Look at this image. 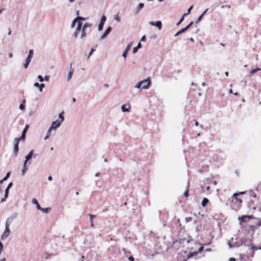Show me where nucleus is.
Here are the masks:
<instances>
[{
	"label": "nucleus",
	"mask_w": 261,
	"mask_h": 261,
	"mask_svg": "<svg viewBox=\"0 0 261 261\" xmlns=\"http://www.w3.org/2000/svg\"><path fill=\"white\" fill-rule=\"evenodd\" d=\"M192 218H191V217H187V218H186V221L187 222H188L191 221L192 220Z\"/></svg>",
	"instance_id": "44"
},
{
	"label": "nucleus",
	"mask_w": 261,
	"mask_h": 261,
	"mask_svg": "<svg viewBox=\"0 0 261 261\" xmlns=\"http://www.w3.org/2000/svg\"><path fill=\"white\" fill-rule=\"evenodd\" d=\"M34 150H32L29 154L25 156V159H27V161H30L33 156Z\"/></svg>",
	"instance_id": "17"
},
{
	"label": "nucleus",
	"mask_w": 261,
	"mask_h": 261,
	"mask_svg": "<svg viewBox=\"0 0 261 261\" xmlns=\"http://www.w3.org/2000/svg\"><path fill=\"white\" fill-rule=\"evenodd\" d=\"M37 78L40 82H43L44 81V78L41 75H38Z\"/></svg>",
	"instance_id": "30"
},
{
	"label": "nucleus",
	"mask_w": 261,
	"mask_h": 261,
	"mask_svg": "<svg viewBox=\"0 0 261 261\" xmlns=\"http://www.w3.org/2000/svg\"><path fill=\"white\" fill-rule=\"evenodd\" d=\"M93 26V24L90 22H87L84 23V24L83 26V28H84L85 29H87V28H91Z\"/></svg>",
	"instance_id": "21"
},
{
	"label": "nucleus",
	"mask_w": 261,
	"mask_h": 261,
	"mask_svg": "<svg viewBox=\"0 0 261 261\" xmlns=\"http://www.w3.org/2000/svg\"><path fill=\"white\" fill-rule=\"evenodd\" d=\"M34 51L33 49H30L29 51V54L27 57V59L25 60V63L23 64V68L24 69H27L28 68L29 65L31 61V60L33 57Z\"/></svg>",
	"instance_id": "3"
},
{
	"label": "nucleus",
	"mask_w": 261,
	"mask_h": 261,
	"mask_svg": "<svg viewBox=\"0 0 261 261\" xmlns=\"http://www.w3.org/2000/svg\"><path fill=\"white\" fill-rule=\"evenodd\" d=\"M229 261H236V259L233 257H231L229 258Z\"/></svg>",
	"instance_id": "53"
},
{
	"label": "nucleus",
	"mask_w": 261,
	"mask_h": 261,
	"mask_svg": "<svg viewBox=\"0 0 261 261\" xmlns=\"http://www.w3.org/2000/svg\"><path fill=\"white\" fill-rule=\"evenodd\" d=\"M19 108L20 110H24L25 109V106L23 104H20L19 106Z\"/></svg>",
	"instance_id": "39"
},
{
	"label": "nucleus",
	"mask_w": 261,
	"mask_h": 261,
	"mask_svg": "<svg viewBox=\"0 0 261 261\" xmlns=\"http://www.w3.org/2000/svg\"><path fill=\"white\" fill-rule=\"evenodd\" d=\"M71 66H72V64H70V70H69V72L68 73L67 77V80L68 81H69L71 80V77L72 76L73 73V69H72Z\"/></svg>",
	"instance_id": "14"
},
{
	"label": "nucleus",
	"mask_w": 261,
	"mask_h": 261,
	"mask_svg": "<svg viewBox=\"0 0 261 261\" xmlns=\"http://www.w3.org/2000/svg\"><path fill=\"white\" fill-rule=\"evenodd\" d=\"M145 83H146V84L143 86L142 89H147L150 87L151 84L150 77H148L146 80H144L142 81L139 82L135 85V88L139 89L142 86V85H143V84Z\"/></svg>",
	"instance_id": "2"
},
{
	"label": "nucleus",
	"mask_w": 261,
	"mask_h": 261,
	"mask_svg": "<svg viewBox=\"0 0 261 261\" xmlns=\"http://www.w3.org/2000/svg\"><path fill=\"white\" fill-rule=\"evenodd\" d=\"M203 249V247L202 246L200 247L199 249V252H201Z\"/></svg>",
	"instance_id": "51"
},
{
	"label": "nucleus",
	"mask_w": 261,
	"mask_h": 261,
	"mask_svg": "<svg viewBox=\"0 0 261 261\" xmlns=\"http://www.w3.org/2000/svg\"><path fill=\"white\" fill-rule=\"evenodd\" d=\"M83 23L81 21H79L77 23V27L74 32L73 36L76 38L78 37V36L80 34V32L82 31V29L83 28Z\"/></svg>",
	"instance_id": "5"
},
{
	"label": "nucleus",
	"mask_w": 261,
	"mask_h": 261,
	"mask_svg": "<svg viewBox=\"0 0 261 261\" xmlns=\"http://www.w3.org/2000/svg\"><path fill=\"white\" fill-rule=\"evenodd\" d=\"M39 210L41 211V212H42L44 213H48L50 211L51 209L50 207L44 208H42L41 207V209H39Z\"/></svg>",
	"instance_id": "23"
},
{
	"label": "nucleus",
	"mask_w": 261,
	"mask_h": 261,
	"mask_svg": "<svg viewBox=\"0 0 261 261\" xmlns=\"http://www.w3.org/2000/svg\"><path fill=\"white\" fill-rule=\"evenodd\" d=\"M87 36L86 29L84 28H82L81 34L80 37L81 39H84Z\"/></svg>",
	"instance_id": "15"
},
{
	"label": "nucleus",
	"mask_w": 261,
	"mask_h": 261,
	"mask_svg": "<svg viewBox=\"0 0 261 261\" xmlns=\"http://www.w3.org/2000/svg\"><path fill=\"white\" fill-rule=\"evenodd\" d=\"M149 24L152 26L156 27L159 30H161L162 28V22L160 20L156 21H150Z\"/></svg>",
	"instance_id": "9"
},
{
	"label": "nucleus",
	"mask_w": 261,
	"mask_h": 261,
	"mask_svg": "<svg viewBox=\"0 0 261 261\" xmlns=\"http://www.w3.org/2000/svg\"><path fill=\"white\" fill-rule=\"evenodd\" d=\"M203 16L202 15H200L199 17H198V18L196 19V21H195V23H198L202 19V17Z\"/></svg>",
	"instance_id": "31"
},
{
	"label": "nucleus",
	"mask_w": 261,
	"mask_h": 261,
	"mask_svg": "<svg viewBox=\"0 0 261 261\" xmlns=\"http://www.w3.org/2000/svg\"><path fill=\"white\" fill-rule=\"evenodd\" d=\"M89 216L90 217V221H93V219L96 217L95 215L91 214H89Z\"/></svg>",
	"instance_id": "35"
},
{
	"label": "nucleus",
	"mask_w": 261,
	"mask_h": 261,
	"mask_svg": "<svg viewBox=\"0 0 261 261\" xmlns=\"http://www.w3.org/2000/svg\"><path fill=\"white\" fill-rule=\"evenodd\" d=\"M28 167L27 166H23V168L21 171L22 175H24L25 174V173L27 172V171H28Z\"/></svg>",
	"instance_id": "25"
},
{
	"label": "nucleus",
	"mask_w": 261,
	"mask_h": 261,
	"mask_svg": "<svg viewBox=\"0 0 261 261\" xmlns=\"http://www.w3.org/2000/svg\"><path fill=\"white\" fill-rule=\"evenodd\" d=\"M53 129H51L50 127H49L47 132V133H46V135H48L49 136H50L51 135V131L53 130Z\"/></svg>",
	"instance_id": "37"
},
{
	"label": "nucleus",
	"mask_w": 261,
	"mask_h": 261,
	"mask_svg": "<svg viewBox=\"0 0 261 261\" xmlns=\"http://www.w3.org/2000/svg\"><path fill=\"white\" fill-rule=\"evenodd\" d=\"M12 186H13V183L12 182H11L8 184L7 188H8V189H10L12 187Z\"/></svg>",
	"instance_id": "45"
},
{
	"label": "nucleus",
	"mask_w": 261,
	"mask_h": 261,
	"mask_svg": "<svg viewBox=\"0 0 261 261\" xmlns=\"http://www.w3.org/2000/svg\"><path fill=\"white\" fill-rule=\"evenodd\" d=\"M77 22V20L76 19V18H75L72 21V23H71V28H73L75 27V24Z\"/></svg>",
	"instance_id": "26"
},
{
	"label": "nucleus",
	"mask_w": 261,
	"mask_h": 261,
	"mask_svg": "<svg viewBox=\"0 0 261 261\" xmlns=\"http://www.w3.org/2000/svg\"><path fill=\"white\" fill-rule=\"evenodd\" d=\"M17 216L18 214L17 213H14L12 214L9 218L7 219L6 223L10 225V224L12 222V221L17 217Z\"/></svg>",
	"instance_id": "8"
},
{
	"label": "nucleus",
	"mask_w": 261,
	"mask_h": 261,
	"mask_svg": "<svg viewBox=\"0 0 261 261\" xmlns=\"http://www.w3.org/2000/svg\"><path fill=\"white\" fill-rule=\"evenodd\" d=\"M0 261H6V258H3L1 259L0 260Z\"/></svg>",
	"instance_id": "64"
},
{
	"label": "nucleus",
	"mask_w": 261,
	"mask_h": 261,
	"mask_svg": "<svg viewBox=\"0 0 261 261\" xmlns=\"http://www.w3.org/2000/svg\"><path fill=\"white\" fill-rule=\"evenodd\" d=\"M44 81L48 82L49 80V75H45L44 79Z\"/></svg>",
	"instance_id": "43"
},
{
	"label": "nucleus",
	"mask_w": 261,
	"mask_h": 261,
	"mask_svg": "<svg viewBox=\"0 0 261 261\" xmlns=\"http://www.w3.org/2000/svg\"><path fill=\"white\" fill-rule=\"evenodd\" d=\"M64 113L63 111L60 113L59 115V120H56L60 125L64 120Z\"/></svg>",
	"instance_id": "12"
},
{
	"label": "nucleus",
	"mask_w": 261,
	"mask_h": 261,
	"mask_svg": "<svg viewBox=\"0 0 261 261\" xmlns=\"http://www.w3.org/2000/svg\"><path fill=\"white\" fill-rule=\"evenodd\" d=\"M193 8V6H191L188 10H187V14H189L191 13V10Z\"/></svg>",
	"instance_id": "38"
},
{
	"label": "nucleus",
	"mask_w": 261,
	"mask_h": 261,
	"mask_svg": "<svg viewBox=\"0 0 261 261\" xmlns=\"http://www.w3.org/2000/svg\"><path fill=\"white\" fill-rule=\"evenodd\" d=\"M181 34L180 33H179V32H177L175 34V36L176 37L177 36H178L179 35Z\"/></svg>",
	"instance_id": "57"
},
{
	"label": "nucleus",
	"mask_w": 261,
	"mask_h": 261,
	"mask_svg": "<svg viewBox=\"0 0 261 261\" xmlns=\"http://www.w3.org/2000/svg\"><path fill=\"white\" fill-rule=\"evenodd\" d=\"M239 194L238 193H235L233 194V196L234 197H236L238 195H239Z\"/></svg>",
	"instance_id": "54"
},
{
	"label": "nucleus",
	"mask_w": 261,
	"mask_h": 261,
	"mask_svg": "<svg viewBox=\"0 0 261 261\" xmlns=\"http://www.w3.org/2000/svg\"><path fill=\"white\" fill-rule=\"evenodd\" d=\"M144 4L143 3H140L139 5L137 6L136 9V11L138 12H139L141 9H142L144 7Z\"/></svg>",
	"instance_id": "20"
},
{
	"label": "nucleus",
	"mask_w": 261,
	"mask_h": 261,
	"mask_svg": "<svg viewBox=\"0 0 261 261\" xmlns=\"http://www.w3.org/2000/svg\"><path fill=\"white\" fill-rule=\"evenodd\" d=\"M12 57H13V54L12 53H9V57L11 58Z\"/></svg>",
	"instance_id": "59"
},
{
	"label": "nucleus",
	"mask_w": 261,
	"mask_h": 261,
	"mask_svg": "<svg viewBox=\"0 0 261 261\" xmlns=\"http://www.w3.org/2000/svg\"><path fill=\"white\" fill-rule=\"evenodd\" d=\"M208 10V9H205V11L203 12V13L201 14V15H202L203 16L207 13Z\"/></svg>",
	"instance_id": "48"
},
{
	"label": "nucleus",
	"mask_w": 261,
	"mask_h": 261,
	"mask_svg": "<svg viewBox=\"0 0 261 261\" xmlns=\"http://www.w3.org/2000/svg\"><path fill=\"white\" fill-rule=\"evenodd\" d=\"M141 44L140 42H139L137 46L136 47H134L133 50V53L136 54L138 51V49L141 48Z\"/></svg>",
	"instance_id": "19"
},
{
	"label": "nucleus",
	"mask_w": 261,
	"mask_h": 261,
	"mask_svg": "<svg viewBox=\"0 0 261 261\" xmlns=\"http://www.w3.org/2000/svg\"><path fill=\"white\" fill-rule=\"evenodd\" d=\"M184 17H181V18L180 19L179 21H178V22L177 23V25H179L183 21H184Z\"/></svg>",
	"instance_id": "42"
},
{
	"label": "nucleus",
	"mask_w": 261,
	"mask_h": 261,
	"mask_svg": "<svg viewBox=\"0 0 261 261\" xmlns=\"http://www.w3.org/2000/svg\"><path fill=\"white\" fill-rule=\"evenodd\" d=\"M80 14V11L78 10L76 12V15L78 16Z\"/></svg>",
	"instance_id": "62"
},
{
	"label": "nucleus",
	"mask_w": 261,
	"mask_h": 261,
	"mask_svg": "<svg viewBox=\"0 0 261 261\" xmlns=\"http://www.w3.org/2000/svg\"><path fill=\"white\" fill-rule=\"evenodd\" d=\"M100 175V173L97 172L95 174V177H98Z\"/></svg>",
	"instance_id": "56"
},
{
	"label": "nucleus",
	"mask_w": 261,
	"mask_h": 261,
	"mask_svg": "<svg viewBox=\"0 0 261 261\" xmlns=\"http://www.w3.org/2000/svg\"><path fill=\"white\" fill-rule=\"evenodd\" d=\"M29 127V125L27 124L25 126V128L23 129V130L22 132L21 137L19 138H16L14 139V153L15 156H17V153L19 151V147H18L19 142L21 141H22L23 142L24 141L25 139L26 133L28 131Z\"/></svg>",
	"instance_id": "1"
},
{
	"label": "nucleus",
	"mask_w": 261,
	"mask_h": 261,
	"mask_svg": "<svg viewBox=\"0 0 261 261\" xmlns=\"http://www.w3.org/2000/svg\"><path fill=\"white\" fill-rule=\"evenodd\" d=\"M132 45V42H130L129 43L127 47H126L125 49L124 50V51H123V54H122V57L125 59L126 57V56H127V54L128 53V51H129V50L130 49L131 46Z\"/></svg>",
	"instance_id": "11"
},
{
	"label": "nucleus",
	"mask_w": 261,
	"mask_h": 261,
	"mask_svg": "<svg viewBox=\"0 0 261 261\" xmlns=\"http://www.w3.org/2000/svg\"><path fill=\"white\" fill-rule=\"evenodd\" d=\"M188 15H189L188 14H187V13H185L182 17H184V18H185V17H186V16H187Z\"/></svg>",
	"instance_id": "60"
},
{
	"label": "nucleus",
	"mask_w": 261,
	"mask_h": 261,
	"mask_svg": "<svg viewBox=\"0 0 261 261\" xmlns=\"http://www.w3.org/2000/svg\"><path fill=\"white\" fill-rule=\"evenodd\" d=\"M10 233L9 225L5 223V230L1 236L2 240H5L8 237Z\"/></svg>",
	"instance_id": "4"
},
{
	"label": "nucleus",
	"mask_w": 261,
	"mask_h": 261,
	"mask_svg": "<svg viewBox=\"0 0 261 261\" xmlns=\"http://www.w3.org/2000/svg\"><path fill=\"white\" fill-rule=\"evenodd\" d=\"M186 31H187V30L185 29V28H184L180 29L179 31V33L182 34V33H184V32H185Z\"/></svg>",
	"instance_id": "40"
},
{
	"label": "nucleus",
	"mask_w": 261,
	"mask_h": 261,
	"mask_svg": "<svg viewBox=\"0 0 261 261\" xmlns=\"http://www.w3.org/2000/svg\"><path fill=\"white\" fill-rule=\"evenodd\" d=\"M45 87V85L44 84H41L39 85V87L43 88Z\"/></svg>",
	"instance_id": "52"
},
{
	"label": "nucleus",
	"mask_w": 261,
	"mask_h": 261,
	"mask_svg": "<svg viewBox=\"0 0 261 261\" xmlns=\"http://www.w3.org/2000/svg\"><path fill=\"white\" fill-rule=\"evenodd\" d=\"M184 195L185 197H188L189 196V193H188V187L187 188V190L185 192Z\"/></svg>",
	"instance_id": "41"
},
{
	"label": "nucleus",
	"mask_w": 261,
	"mask_h": 261,
	"mask_svg": "<svg viewBox=\"0 0 261 261\" xmlns=\"http://www.w3.org/2000/svg\"><path fill=\"white\" fill-rule=\"evenodd\" d=\"M208 200L206 198H204L201 202V205L203 207H204L206 205V204L208 203Z\"/></svg>",
	"instance_id": "22"
},
{
	"label": "nucleus",
	"mask_w": 261,
	"mask_h": 261,
	"mask_svg": "<svg viewBox=\"0 0 261 261\" xmlns=\"http://www.w3.org/2000/svg\"><path fill=\"white\" fill-rule=\"evenodd\" d=\"M48 180L51 181V180L53 179V177H52V176H49L48 177Z\"/></svg>",
	"instance_id": "55"
},
{
	"label": "nucleus",
	"mask_w": 261,
	"mask_h": 261,
	"mask_svg": "<svg viewBox=\"0 0 261 261\" xmlns=\"http://www.w3.org/2000/svg\"><path fill=\"white\" fill-rule=\"evenodd\" d=\"M112 27H109L106 29V30L105 31V32L102 34V35L101 36L100 39L101 40L104 39L110 34V33L112 31Z\"/></svg>",
	"instance_id": "10"
},
{
	"label": "nucleus",
	"mask_w": 261,
	"mask_h": 261,
	"mask_svg": "<svg viewBox=\"0 0 261 261\" xmlns=\"http://www.w3.org/2000/svg\"><path fill=\"white\" fill-rule=\"evenodd\" d=\"M76 19L77 20V22H78L79 21H81H81L85 20L86 19V18L83 17H82V16H77V17H76Z\"/></svg>",
	"instance_id": "28"
},
{
	"label": "nucleus",
	"mask_w": 261,
	"mask_h": 261,
	"mask_svg": "<svg viewBox=\"0 0 261 261\" xmlns=\"http://www.w3.org/2000/svg\"><path fill=\"white\" fill-rule=\"evenodd\" d=\"M9 190H10V189H8V188H7L5 189V193L4 197L3 198H2L1 201V202L2 203L5 202L6 201V199L8 198Z\"/></svg>",
	"instance_id": "16"
},
{
	"label": "nucleus",
	"mask_w": 261,
	"mask_h": 261,
	"mask_svg": "<svg viewBox=\"0 0 261 261\" xmlns=\"http://www.w3.org/2000/svg\"><path fill=\"white\" fill-rule=\"evenodd\" d=\"M253 218L254 217L252 215H246L239 217L238 220L240 221V223L241 224L242 223L246 222L249 220L253 219Z\"/></svg>",
	"instance_id": "6"
},
{
	"label": "nucleus",
	"mask_w": 261,
	"mask_h": 261,
	"mask_svg": "<svg viewBox=\"0 0 261 261\" xmlns=\"http://www.w3.org/2000/svg\"><path fill=\"white\" fill-rule=\"evenodd\" d=\"M189 40L192 42L194 41V39L193 38H190Z\"/></svg>",
	"instance_id": "63"
},
{
	"label": "nucleus",
	"mask_w": 261,
	"mask_h": 261,
	"mask_svg": "<svg viewBox=\"0 0 261 261\" xmlns=\"http://www.w3.org/2000/svg\"><path fill=\"white\" fill-rule=\"evenodd\" d=\"M11 33H12V32H11L10 29H9V32H8V35H11Z\"/></svg>",
	"instance_id": "58"
},
{
	"label": "nucleus",
	"mask_w": 261,
	"mask_h": 261,
	"mask_svg": "<svg viewBox=\"0 0 261 261\" xmlns=\"http://www.w3.org/2000/svg\"><path fill=\"white\" fill-rule=\"evenodd\" d=\"M106 19H107V18L106 17V16L105 15H103L101 18V19H100V21L98 24V30L99 31H101L102 29H103V25L105 24V23L106 21Z\"/></svg>",
	"instance_id": "7"
},
{
	"label": "nucleus",
	"mask_w": 261,
	"mask_h": 261,
	"mask_svg": "<svg viewBox=\"0 0 261 261\" xmlns=\"http://www.w3.org/2000/svg\"><path fill=\"white\" fill-rule=\"evenodd\" d=\"M32 203L36 205V208L37 210L41 209V206L39 204L37 200L35 198H33L32 201Z\"/></svg>",
	"instance_id": "18"
},
{
	"label": "nucleus",
	"mask_w": 261,
	"mask_h": 261,
	"mask_svg": "<svg viewBox=\"0 0 261 261\" xmlns=\"http://www.w3.org/2000/svg\"><path fill=\"white\" fill-rule=\"evenodd\" d=\"M145 40H146V37H145V36H143L142 37V38H141V41H145Z\"/></svg>",
	"instance_id": "49"
},
{
	"label": "nucleus",
	"mask_w": 261,
	"mask_h": 261,
	"mask_svg": "<svg viewBox=\"0 0 261 261\" xmlns=\"http://www.w3.org/2000/svg\"><path fill=\"white\" fill-rule=\"evenodd\" d=\"M29 163V165L31 164V162H29V161H27V159L25 160V161L23 162V166H27V164Z\"/></svg>",
	"instance_id": "34"
},
{
	"label": "nucleus",
	"mask_w": 261,
	"mask_h": 261,
	"mask_svg": "<svg viewBox=\"0 0 261 261\" xmlns=\"http://www.w3.org/2000/svg\"><path fill=\"white\" fill-rule=\"evenodd\" d=\"M61 125L58 123L57 121H55L52 122L51 126L49 127H50L53 130H56Z\"/></svg>",
	"instance_id": "13"
},
{
	"label": "nucleus",
	"mask_w": 261,
	"mask_h": 261,
	"mask_svg": "<svg viewBox=\"0 0 261 261\" xmlns=\"http://www.w3.org/2000/svg\"><path fill=\"white\" fill-rule=\"evenodd\" d=\"M128 260L129 261H134V258L132 256H130L128 257Z\"/></svg>",
	"instance_id": "47"
},
{
	"label": "nucleus",
	"mask_w": 261,
	"mask_h": 261,
	"mask_svg": "<svg viewBox=\"0 0 261 261\" xmlns=\"http://www.w3.org/2000/svg\"><path fill=\"white\" fill-rule=\"evenodd\" d=\"M193 24V22L191 21L190 22L189 24H188L186 27L185 29L187 30L192 24Z\"/></svg>",
	"instance_id": "36"
},
{
	"label": "nucleus",
	"mask_w": 261,
	"mask_h": 261,
	"mask_svg": "<svg viewBox=\"0 0 261 261\" xmlns=\"http://www.w3.org/2000/svg\"><path fill=\"white\" fill-rule=\"evenodd\" d=\"M10 175V172H8L6 174V175L5 176V177H4L3 178V180L6 181L9 177Z\"/></svg>",
	"instance_id": "32"
},
{
	"label": "nucleus",
	"mask_w": 261,
	"mask_h": 261,
	"mask_svg": "<svg viewBox=\"0 0 261 261\" xmlns=\"http://www.w3.org/2000/svg\"><path fill=\"white\" fill-rule=\"evenodd\" d=\"M40 84L38 83H35L34 84V86L35 87H39Z\"/></svg>",
	"instance_id": "46"
},
{
	"label": "nucleus",
	"mask_w": 261,
	"mask_h": 261,
	"mask_svg": "<svg viewBox=\"0 0 261 261\" xmlns=\"http://www.w3.org/2000/svg\"><path fill=\"white\" fill-rule=\"evenodd\" d=\"M114 19L118 22H120L121 21V19L118 14H116L115 15Z\"/></svg>",
	"instance_id": "29"
},
{
	"label": "nucleus",
	"mask_w": 261,
	"mask_h": 261,
	"mask_svg": "<svg viewBox=\"0 0 261 261\" xmlns=\"http://www.w3.org/2000/svg\"><path fill=\"white\" fill-rule=\"evenodd\" d=\"M121 110H122V111L123 112H129V109L126 108L125 106L124 105H123L121 106Z\"/></svg>",
	"instance_id": "27"
},
{
	"label": "nucleus",
	"mask_w": 261,
	"mask_h": 261,
	"mask_svg": "<svg viewBox=\"0 0 261 261\" xmlns=\"http://www.w3.org/2000/svg\"><path fill=\"white\" fill-rule=\"evenodd\" d=\"M195 125L197 126L199 125V123L196 120H195Z\"/></svg>",
	"instance_id": "61"
},
{
	"label": "nucleus",
	"mask_w": 261,
	"mask_h": 261,
	"mask_svg": "<svg viewBox=\"0 0 261 261\" xmlns=\"http://www.w3.org/2000/svg\"><path fill=\"white\" fill-rule=\"evenodd\" d=\"M261 70V68H259L258 67H256V68L254 69H252L250 72V74H253L254 73H255L256 72L258 71H260Z\"/></svg>",
	"instance_id": "24"
},
{
	"label": "nucleus",
	"mask_w": 261,
	"mask_h": 261,
	"mask_svg": "<svg viewBox=\"0 0 261 261\" xmlns=\"http://www.w3.org/2000/svg\"><path fill=\"white\" fill-rule=\"evenodd\" d=\"M50 136L48 135H46V136L44 137V140H46L47 139H48L49 138Z\"/></svg>",
	"instance_id": "50"
},
{
	"label": "nucleus",
	"mask_w": 261,
	"mask_h": 261,
	"mask_svg": "<svg viewBox=\"0 0 261 261\" xmlns=\"http://www.w3.org/2000/svg\"><path fill=\"white\" fill-rule=\"evenodd\" d=\"M95 50V49L92 48L90 51L89 52V55H88V59L92 55V54L93 53V52Z\"/></svg>",
	"instance_id": "33"
}]
</instances>
